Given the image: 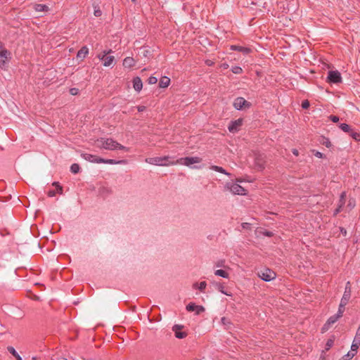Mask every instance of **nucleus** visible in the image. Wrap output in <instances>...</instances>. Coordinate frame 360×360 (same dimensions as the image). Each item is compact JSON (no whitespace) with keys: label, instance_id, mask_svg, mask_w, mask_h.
<instances>
[{"label":"nucleus","instance_id":"nucleus-43","mask_svg":"<svg viewBox=\"0 0 360 360\" xmlns=\"http://www.w3.org/2000/svg\"><path fill=\"white\" fill-rule=\"evenodd\" d=\"M333 345V340L331 339L328 340L326 345V349L328 350Z\"/></svg>","mask_w":360,"mask_h":360},{"label":"nucleus","instance_id":"nucleus-36","mask_svg":"<svg viewBox=\"0 0 360 360\" xmlns=\"http://www.w3.org/2000/svg\"><path fill=\"white\" fill-rule=\"evenodd\" d=\"M197 307L194 303H190L186 306V309L189 311H195Z\"/></svg>","mask_w":360,"mask_h":360},{"label":"nucleus","instance_id":"nucleus-62","mask_svg":"<svg viewBox=\"0 0 360 360\" xmlns=\"http://www.w3.org/2000/svg\"><path fill=\"white\" fill-rule=\"evenodd\" d=\"M58 360H68V359L64 357H60V358H58Z\"/></svg>","mask_w":360,"mask_h":360},{"label":"nucleus","instance_id":"nucleus-29","mask_svg":"<svg viewBox=\"0 0 360 360\" xmlns=\"http://www.w3.org/2000/svg\"><path fill=\"white\" fill-rule=\"evenodd\" d=\"M217 289L219 292H221V293L224 294V295H226L228 296H231V293H228L227 292L224 291V287L222 284L221 283H217Z\"/></svg>","mask_w":360,"mask_h":360},{"label":"nucleus","instance_id":"nucleus-24","mask_svg":"<svg viewBox=\"0 0 360 360\" xmlns=\"http://www.w3.org/2000/svg\"><path fill=\"white\" fill-rule=\"evenodd\" d=\"M206 286H207V283L205 281H202L200 283V284H198V283L193 284V288H198L200 291L204 290L205 289Z\"/></svg>","mask_w":360,"mask_h":360},{"label":"nucleus","instance_id":"nucleus-40","mask_svg":"<svg viewBox=\"0 0 360 360\" xmlns=\"http://www.w3.org/2000/svg\"><path fill=\"white\" fill-rule=\"evenodd\" d=\"M148 82L150 84H155L158 82V79L155 77L151 76L148 78Z\"/></svg>","mask_w":360,"mask_h":360},{"label":"nucleus","instance_id":"nucleus-7","mask_svg":"<svg viewBox=\"0 0 360 360\" xmlns=\"http://www.w3.org/2000/svg\"><path fill=\"white\" fill-rule=\"evenodd\" d=\"M342 81L341 74L338 71H329L327 77V82L329 83L338 84Z\"/></svg>","mask_w":360,"mask_h":360},{"label":"nucleus","instance_id":"nucleus-60","mask_svg":"<svg viewBox=\"0 0 360 360\" xmlns=\"http://www.w3.org/2000/svg\"><path fill=\"white\" fill-rule=\"evenodd\" d=\"M236 181H237V182H243V180L242 179H236Z\"/></svg>","mask_w":360,"mask_h":360},{"label":"nucleus","instance_id":"nucleus-4","mask_svg":"<svg viewBox=\"0 0 360 360\" xmlns=\"http://www.w3.org/2000/svg\"><path fill=\"white\" fill-rule=\"evenodd\" d=\"M11 52L6 49L0 50V68L6 69L7 64L11 59Z\"/></svg>","mask_w":360,"mask_h":360},{"label":"nucleus","instance_id":"nucleus-17","mask_svg":"<svg viewBox=\"0 0 360 360\" xmlns=\"http://www.w3.org/2000/svg\"><path fill=\"white\" fill-rule=\"evenodd\" d=\"M89 53V49L86 46H83L77 52V58L83 60Z\"/></svg>","mask_w":360,"mask_h":360},{"label":"nucleus","instance_id":"nucleus-1","mask_svg":"<svg viewBox=\"0 0 360 360\" xmlns=\"http://www.w3.org/2000/svg\"><path fill=\"white\" fill-rule=\"evenodd\" d=\"M97 146L100 148L115 150L117 149L129 151V149L111 138H101L97 140Z\"/></svg>","mask_w":360,"mask_h":360},{"label":"nucleus","instance_id":"nucleus-10","mask_svg":"<svg viewBox=\"0 0 360 360\" xmlns=\"http://www.w3.org/2000/svg\"><path fill=\"white\" fill-rule=\"evenodd\" d=\"M230 191L234 195H247L246 190L238 184H232L229 186Z\"/></svg>","mask_w":360,"mask_h":360},{"label":"nucleus","instance_id":"nucleus-26","mask_svg":"<svg viewBox=\"0 0 360 360\" xmlns=\"http://www.w3.org/2000/svg\"><path fill=\"white\" fill-rule=\"evenodd\" d=\"M79 165L77 163H74L71 165L70 167V171L73 173V174H77L79 172Z\"/></svg>","mask_w":360,"mask_h":360},{"label":"nucleus","instance_id":"nucleus-25","mask_svg":"<svg viewBox=\"0 0 360 360\" xmlns=\"http://www.w3.org/2000/svg\"><path fill=\"white\" fill-rule=\"evenodd\" d=\"M347 304H343V303H340V305H339V307H338V313L337 314L342 317V315H343V313L345 311V307L346 306Z\"/></svg>","mask_w":360,"mask_h":360},{"label":"nucleus","instance_id":"nucleus-19","mask_svg":"<svg viewBox=\"0 0 360 360\" xmlns=\"http://www.w3.org/2000/svg\"><path fill=\"white\" fill-rule=\"evenodd\" d=\"M170 84V79L167 77H162L159 82V86L160 88H166Z\"/></svg>","mask_w":360,"mask_h":360},{"label":"nucleus","instance_id":"nucleus-14","mask_svg":"<svg viewBox=\"0 0 360 360\" xmlns=\"http://www.w3.org/2000/svg\"><path fill=\"white\" fill-rule=\"evenodd\" d=\"M136 65V60L132 57H127L123 60L122 65L125 68H131Z\"/></svg>","mask_w":360,"mask_h":360},{"label":"nucleus","instance_id":"nucleus-3","mask_svg":"<svg viewBox=\"0 0 360 360\" xmlns=\"http://www.w3.org/2000/svg\"><path fill=\"white\" fill-rule=\"evenodd\" d=\"M202 161V159L199 157H186L184 158H180L175 160V162L179 165H184L186 166H190L191 165L195 163H199Z\"/></svg>","mask_w":360,"mask_h":360},{"label":"nucleus","instance_id":"nucleus-27","mask_svg":"<svg viewBox=\"0 0 360 360\" xmlns=\"http://www.w3.org/2000/svg\"><path fill=\"white\" fill-rule=\"evenodd\" d=\"M350 297L351 295H349V294L344 293L340 300V302L347 304L349 301Z\"/></svg>","mask_w":360,"mask_h":360},{"label":"nucleus","instance_id":"nucleus-5","mask_svg":"<svg viewBox=\"0 0 360 360\" xmlns=\"http://www.w3.org/2000/svg\"><path fill=\"white\" fill-rule=\"evenodd\" d=\"M257 275L264 281H270L276 278V273L269 269L259 271Z\"/></svg>","mask_w":360,"mask_h":360},{"label":"nucleus","instance_id":"nucleus-45","mask_svg":"<svg viewBox=\"0 0 360 360\" xmlns=\"http://www.w3.org/2000/svg\"><path fill=\"white\" fill-rule=\"evenodd\" d=\"M351 136L354 139L359 140L360 134L359 133L352 131Z\"/></svg>","mask_w":360,"mask_h":360},{"label":"nucleus","instance_id":"nucleus-55","mask_svg":"<svg viewBox=\"0 0 360 360\" xmlns=\"http://www.w3.org/2000/svg\"><path fill=\"white\" fill-rule=\"evenodd\" d=\"M70 93L72 95H76L77 94V89H70Z\"/></svg>","mask_w":360,"mask_h":360},{"label":"nucleus","instance_id":"nucleus-33","mask_svg":"<svg viewBox=\"0 0 360 360\" xmlns=\"http://www.w3.org/2000/svg\"><path fill=\"white\" fill-rule=\"evenodd\" d=\"M340 128L345 132H349L351 130L350 127L345 123L341 124Z\"/></svg>","mask_w":360,"mask_h":360},{"label":"nucleus","instance_id":"nucleus-50","mask_svg":"<svg viewBox=\"0 0 360 360\" xmlns=\"http://www.w3.org/2000/svg\"><path fill=\"white\" fill-rule=\"evenodd\" d=\"M229 64H228V63H222V64H221V65H220V68H222V69H224V70H226V69H228V68H229Z\"/></svg>","mask_w":360,"mask_h":360},{"label":"nucleus","instance_id":"nucleus-37","mask_svg":"<svg viewBox=\"0 0 360 360\" xmlns=\"http://www.w3.org/2000/svg\"><path fill=\"white\" fill-rule=\"evenodd\" d=\"M322 144L326 146L327 148H330L332 146V143L330 141V140L327 138H323V141L322 142Z\"/></svg>","mask_w":360,"mask_h":360},{"label":"nucleus","instance_id":"nucleus-49","mask_svg":"<svg viewBox=\"0 0 360 360\" xmlns=\"http://www.w3.org/2000/svg\"><path fill=\"white\" fill-rule=\"evenodd\" d=\"M314 155L319 158H323V154L321 153V152H319V151H316L314 153Z\"/></svg>","mask_w":360,"mask_h":360},{"label":"nucleus","instance_id":"nucleus-31","mask_svg":"<svg viewBox=\"0 0 360 360\" xmlns=\"http://www.w3.org/2000/svg\"><path fill=\"white\" fill-rule=\"evenodd\" d=\"M359 345H360V343H357L353 340V342L351 346V351L353 352H355V354H356L357 349H358Z\"/></svg>","mask_w":360,"mask_h":360},{"label":"nucleus","instance_id":"nucleus-47","mask_svg":"<svg viewBox=\"0 0 360 360\" xmlns=\"http://www.w3.org/2000/svg\"><path fill=\"white\" fill-rule=\"evenodd\" d=\"M329 118L333 122H338L339 121V117L335 115H330Z\"/></svg>","mask_w":360,"mask_h":360},{"label":"nucleus","instance_id":"nucleus-39","mask_svg":"<svg viewBox=\"0 0 360 360\" xmlns=\"http://www.w3.org/2000/svg\"><path fill=\"white\" fill-rule=\"evenodd\" d=\"M351 292H352V290H351L350 283L347 282L346 283L344 293L349 294V295H351Z\"/></svg>","mask_w":360,"mask_h":360},{"label":"nucleus","instance_id":"nucleus-28","mask_svg":"<svg viewBox=\"0 0 360 360\" xmlns=\"http://www.w3.org/2000/svg\"><path fill=\"white\" fill-rule=\"evenodd\" d=\"M356 355L355 352H353L352 351H349L347 352V354H345L343 357V360H350L352 359L354 356Z\"/></svg>","mask_w":360,"mask_h":360},{"label":"nucleus","instance_id":"nucleus-44","mask_svg":"<svg viewBox=\"0 0 360 360\" xmlns=\"http://www.w3.org/2000/svg\"><path fill=\"white\" fill-rule=\"evenodd\" d=\"M94 14L96 17H100L102 15V11L100 10L99 8H95Z\"/></svg>","mask_w":360,"mask_h":360},{"label":"nucleus","instance_id":"nucleus-32","mask_svg":"<svg viewBox=\"0 0 360 360\" xmlns=\"http://www.w3.org/2000/svg\"><path fill=\"white\" fill-rule=\"evenodd\" d=\"M345 197H346V193L342 192L340 195V201H339V205H341L343 207V205L345 203Z\"/></svg>","mask_w":360,"mask_h":360},{"label":"nucleus","instance_id":"nucleus-22","mask_svg":"<svg viewBox=\"0 0 360 360\" xmlns=\"http://www.w3.org/2000/svg\"><path fill=\"white\" fill-rule=\"evenodd\" d=\"M211 169H212V170H214V171H216V172H220V173H221V174H224L228 175V176H229V175H230V174H229V173L226 172V170H225V169H223L222 167H221L216 166V165H213V166H212V167H211Z\"/></svg>","mask_w":360,"mask_h":360},{"label":"nucleus","instance_id":"nucleus-23","mask_svg":"<svg viewBox=\"0 0 360 360\" xmlns=\"http://www.w3.org/2000/svg\"><path fill=\"white\" fill-rule=\"evenodd\" d=\"M214 274L216 276H221L223 278H229V274L222 269H218L215 271Z\"/></svg>","mask_w":360,"mask_h":360},{"label":"nucleus","instance_id":"nucleus-57","mask_svg":"<svg viewBox=\"0 0 360 360\" xmlns=\"http://www.w3.org/2000/svg\"><path fill=\"white\" fill-rule=\"evenodd\" d=\"M292 153H293V155H295V156H298V155H299V152H298V150H297V149H293V150H292Z\"/></svg>","mask_w":360,"mask_h":360},{"label":"nucleus","instance_id":"nucleus-64","mask_svg":"<svg viewBox=\"0 0 360 360\" xmlns=\"http://www.w3.org/2000/svg\"><path fill=\"white\" fill-rule=\"evenodd\" d=\"M132 1H135L136 0H131Z\"/></svg>","mask_w":360,"mask_h":360},{"label":"nucleus","instance_id":"nucleus-15","mask_svg":"<svg viewBox=\"0 0 360 360\" xmlns=\"http://www.w3.org/2000/svg\"><path fill=\"white\" fill-rule=\"evenodd\" d=\"M133 87L135 91L139 92L143 87V83L140 77H136L133 79Z\"/></svg>","mask_w":360,"mask_h":360},{"label":"nucleus","instance_id":"nucleus-11","mask_svg":"<svg viewBox=\"0 0 360 360\" xmlns=\"http://www.w3.org/2000/svg\"><path fill=\"white\" fill-rule=\"evenodd\" d=\"M184 326L182 325L176 324L172 327V331L174 333L175 337L179 339H184L187 336V333L181 331Z\"/></svg>","mask_w":360,"mask_h":360},{"label":"nucleus","instance_id":"nucleus-46","mask_svg":"<svg viewBox=\"0 0 360 360\" xmlns=\"http://www.w3.org/2000/svg\"><path fill=\"white\" fill-rule=\"evenodd\" d=\"M195 310H196V314H199L201 312H203L205 311V308L202 306H198L197 305V307H196Z\"/></svg>","mask_w":360,"mask_h":360},{"label":"nucleus","instance_id":"nucleus-41","mask_svg":"<svg viewBox=\"0 0 360 360\" xmlns=\"http://www.w3.org/2000/svg\"><path fill=\"white\" fill-rule=\"evenodd\" d=\"M53 185L56 186V192L59 193L60 194H62V193H63L62 186H60L58 182H54L53 184Z\"/></svg>","mask_w":360,"mask_h":360},{"label":"nucleus","instance_id":"nucleus-8","mask_svg":"<svg viewBox=\"0 0 360 360\" xmlns=\"http://www.w3.org/2000/svg\"><path fill=\"white\" fill-rule=\"evenodd\" d=\"M265 157L261 154H255V168L259 171H262L265 168Z\"/></svg>","mask_w":360,"mask_h":360},{"label":"nucleus","instance_id":"nucleus-34","mask_svg":"<svg viewBox=\"0 0 360 360\" xmlns=\"http://www.w3.org/2000/svg\"><path fill=\"white\" fill-rule=\"evenodd\" d=\"M354 341L357 343H360V325L359 326V327L357 328L355 337L354 338Z\"/></svg>","mask_w":360,"mask_h":360},{"label":"nucleus","instance_id":"nucleus-9","mask_svg":"<svg viewBox=\"0 0 360 360\" xmlns=\"http://www.w3.org/2000/svg\"><path fill=\"white\" fill-rule=\"evenodd\" d=\"M243 123V119L239 118L236 120L231 121L228 127V129L231 133L238 132Z\"/></svg>","mask_w":360,"mask_h":360},{"label":"nucleus","instance_id":"nucleus-51","mask_svg":"<svg viewBox=\"0 0 360 360\" xmlns=\"http://www.w3.org/2000/svg\"><path fill=\"white\" fill-rule=\"evenodd\" d=\"M137 110H138L139 112H143V111H144L146 110V106H144V105H139L137 107Z\"/></svg>","mask_w":360,"mask_h":360},{"label":"nucleus","instance_id":"nucleus-61","mask_svg":"<svg viewBox=\"0 0 360 360\" xmlns=\"http://www.w3.org/2000/svg\"><path fill=\"white\" fill-rule=\"evenodd\" d=\"M341 232L345 235L346 234V230H344L343 229H341Z\"/></svg>","mask_w":360,"mask_h":360},{"label":"nucleus","instance_id":"nucleus-16","mask_svg":"<svg viewBox=\"0 0 360 360\" xmlns=\"http://www.w3.org/2000/svg\"><path fill=\"white\" fill-rule=\"evenodd\" d=\"M231 49L233 51H238L242 52L244 54H248L251 52V49L248 47H243L240 46L231 45Z\"/></svg>","mask_w":360,"mask_h":360},{"label":"nucleus","instance_id":"nucleus-58","mask_svg":"<svg viewBox=\"0 0 360 360\" xmlns=\"http://www.w3.org/2000/svg\"><path fill=\"white\" fill-rule=\"evenodd\" d=\"M148 53H150V51H149L148 50H146V51H144V56H147Z\"/></svg>","mask_w":360,"mask_h":360},{"label":"nucleus","instance_id":"nucleus-30","mask_svg":"<svg viewBox=\"0 0 360 360\" xmlns=\"http://www.w3.org/2000/svg\"><path fill=\"white\" fill-rule=\"evenodd\" d=\"M231 71L236 75H240L243 72V69L239 66H235L232 68Z\"/></svg>","mask_w":360,"mask_h":360},{"label":"nucleus","instance_id":"nucleus-21","mask_svg":"<svg viewBox=\"0 0 360 360\" xmlns=\"http://www.w3.org/2000/svg\"><path fill=\"white\" fill-rule=\"evenodd\" d=\"M8 351L16 359V360H22V357L18 354L14 347H8Z\"/></svg>","mask_w":360,"mask_h":360},{"label":"nucleus","instance_id":"nucleus-2","mask_svg":"<svg viewBox=\"0 0 360 360\" xmlns=\"http://www.w3.org/2000/svg\"><path fill=\"white\" fill-rule=\"evenodd\" d=\"M145 161L148 164L158 166H170L176 165L175 160L169 156L148 158H146Z\"/></svg>","mask_w":360,"mask_h":360},{"label":"nucleus","instance_id":"nucleus-38","mask_svg":"<svg viewBox=\"0 0 360 360\" xmlns=\"http://www.w3.org/2000/svg\"><path fill=\"white\" fill-rule=\"evenodd\" d=\"M122 161H115L114 160H112V159H108V160H105L103 159V162H101V163H107V164H118V163H120Z\"/></svg>","mask_w":360,"mask_h":360},{"label":"nucleus","instance_id":"nucleus-13","mask_svg":"<svg viewBox=\"0 0 360 360\" xmlns=\"http://www.w3.org/2000/svg\"><path fill=\"white\" fill-rule=\"evenodd\" d=\"M340 318H341L340 316H339L337 314L330 316L326 321V323L324 324L323 327V330H328L330 326L333 323H335Z\"/></svg>","mask_w":360,"mask_h":360},{"label":"nucleus","instance_id":"nucleus-52","mask_svg":"<svg viewBox=\"0 0 360 360\" xmlns=\"http://www.w3.org/2000/svg\"><path fill=\"white\" fill-rule=\"evenodd\" d=\"M56 191H49L48 192V195H49V197H53V196L56 195Z\"/></svg>","mask_w":360,"mask_h":360},{"label":"nucleus","instance_id":"nucleus-42","mask_svg":"<svg viewBox=\"0 0 360 360\" xmlns=\"http://www.w3.org/2000/svg\"><path fill=\"white\" fill-rule=\"evenodd\" d=\"M309 105L310 104L308 100H305L302 103V108L304 109H307Z\"/></svg>","mask_w":360,"mask_h":360},{"label":"nucleus","instance_id":"nucleus-48","mask_svg":"<svg viewBox=\"0 0 360 360\" xmlns=\"http://www.w3.org/2000/svg\"><path fill=\"white\" fill-rule=\"evenodd\" d=\"M342 207V206L338 205V207L334 211L333 215L336 216L341 211Z\"/></svg>","mask_w":360,"mask_h":360},{"label":"nucleus","instance_id":"nucleus-35","mask_svg":"<svg viewBox=\"0 0 360 360\" xmlns=\"http://www.w3.org/2000/svg\"><path fill=\"white\" fill-rule=\"evenodd\" d=\"M111 52H112V50H109V51H104L103 53H99V54L98 55V56H97V57H98L100 60H103V58H104V57L105 56V55H108V54H109L110 53H111Z\"/></svg>","mask_w":360,"mask_h":360},{"label":"nucleus","instance_id":"nucleus-53","mask_svg":"<svg viewBox=\"0 0 360 360\" xmlns=\"http://www.w3.org/2000/svg\"><path fill=\"white\" fill-rule=\"evenodd\" d=\"M264 235H265L268 237H271V236H273L274 234L271 231H265V232H264Z\"/></svg>","mask_w":360,"mask_h":360},{"label":"nucleus","instance_id":"nucleus-6","mask_svg":"<svg viewBox=\"0 0 360 360\" xmlns=\"http://www.w3.org/2000/svg\"><path fill=\"white\" fill-rule=\"evenodd\" d=\"M233 107L236 110H242L243 108H249L251 106V103L247 101L243 97H238L233 101Z\"/></svg>","mask_w":360,"mask_h":360},{"label":"nucleus","instance_id":"nucleus-63","mask_svg":"<svg viewBox=\"0 0 360 360\" xmlns=\"http://www.w3.org/2000/svg\"><path fill=\"white\" fill-rule=\"evenodd\" d=\"M32 360H37V357H36V356H33V357L32 358Z\"/></svg>","mask_w":360,"mask_h":360},{"label":"nucleus","instance_id":"nucleus-18","mask_svg":"<svg viewBox=\"0 0 360 360\" xmlns=\"http://www.w3.org/2000/svg\"><path fill=\"white\" fill-rule=\"evenodd\" d=\"M103 61V65L105 67H110L114 64L115 57L113 56L105 55Z\"/></svg>","mask_w":360,"mask_h":360},{"label":"nucleus","instance_id":"nucleus-59","mask_svg":"<svg viewBox=\"0 0 360 360\" xmlns=\"http://www.w3.org/2000/svg\"><path fill=\"white\" fill-rule=\"evenodd\" d=\"M248 224V223H243L242 224V226H243V228H245V227H247Z\"/></svg>","mask_w":360,"mask_h":360},{"label":"nucleus","instance_id":"nucleus-54","mask_svg":"<svg viewBox=\"0 0 360 360\" xmlns=\"http://www.w3.org/2000/svg\"><path fill=\"white\" fill-rule=\"evenodd\" d=\"M205 64L208 66H212L214 65V63L210 60H205Z\"/></svg>","mask_w":360,"mask_h":360},{"label":"nucleus","instance_id":"nucleus-56","mask_svg":"<svg viewBox=\"0 0 360 360\" xmlns=\"http://www.w3.org/2000/svg\"><path fill=\"white\" fill-rule=\"evenodd\" d=\"M221 321L223 324H226V323H229L226 317H222Z\"/></svg>","mask_w":360,"mask_h":360},{"label":"nucleus","instance_id":"nucleus-20","mask_svg":"<svg viewBox=\"0 0 360 360\" xmlns=\"http://www.w3.org/2000/svg\"><path fill=\"white\" fill-rule=\"evenodd\" d=\"M34 8L37 12H48L49 11V7L45 4H35Z\"/></svg>","mask_w":360,"mask_h":360},{"label":"nucleus","instance_id":"nucleus-12","mask_svg":"<svg viewBox=\"0 0 360 360\" xmlns=\"http://www.w3.org/2000/svg\"><path fill=\"white\" fill-rule=\"evenodd\" d=\"M81 155L84 160H86L89 162H91L101 163V162H103V158H101L100 157H98V156H96V155H94L91 154L82 153Z\"/></svg>","mask_w":360,"mask_h":360}]
</instances>
